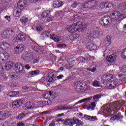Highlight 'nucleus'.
I'll return each instance as SVG.
<instances>
[{
    "mask_svg": "<svg viewBox=\"0 0 126 126\" xmlns=\"http://www.w3.org/2000/svg\"><path fill=\"white\" fill-rule=\"evenodd\" d=\"M111 18L106 16L100 19L99 23L101 25L106 26L110 25L112 23V21H119V19L123 16L121 13L118 11H112L111 12Z\"/></svg>",
    "mask_w": 126,
    "mask_h": 126,
    "instance_id": "obj_1",
    "label": "nucleus"
},
{
    "mask_svg": "<svg viewBox=\"0 0 126 126\" xmlns=\"http://www.w3.org/2000/svg\"><path fill=\"white\" fill-rule=\"evenodd\" d=\"M68 31L70 33H73L74 32H82L84 30L83 28V23L82 22H77L76 23H74L72 25L68 26Z\"/></svg>",
    "mask_w": 126,
    "mask_h": 126,
    "instance_id": "obj_2",
    "label": "nucleus"
},
{
    "mask_svg": "<svg viewBox=\"0 0 126 126\" xmlns=\"http://www.w3.org/2000/svg\"><path fill=\"white\" fill-rule=\"evenodd\" d=\"M22 59L26 63H30V62L33 61L34 55L32 52H26L22 54Z\"/></svg>",
    "mask_w": 126,
    "mask_h": 126,
    "instance_id": "obj_3",
    "label": "nucleus"
},
{
    "mask_svg": "<svg viewBox=\"0 0 126 126\" xmlns=\"http://www.w3.org/2000/svg\"><path fill=\"white\" fill-rule=\"evenodd\" d=\"M74 87L76 91L78 92H80V91H86L87 90V86L80 82L76 83Z\"/></svg>",
    "mask_w": 126,
    "mask_h": 126,
    "instance_id": "obj_4",
    "label": "nucleus"
},
{
    "mask_svg": "<svg viewBox=\"0 0 126 126\" xmlns=\"http://www.w3.org/2000/svg\"><path fill=\"white\" fill-rule=\"evenodd\" d=\"M81 121L76 119V118H73V119H67L64 121V124L66 126H72L74 124L77 125H80Z\"/></svg>",
    "mask_w": 126,
    "mask_h": 126,
    "instance_id": "obj_5",
    "label": "nucleus"
},
{
    "mask_svg": "<svg viewBox=\"0 0 126 126\" xmlns=\"http://www.w3.org/2000/svg\"><path fill=\"white\" fill-rule=\"evenodd\" d=\"M26 34L23 32H19L18 35L14 37V40L16 42H24L26 40Z\"/></svg>",
    "mask_w": 126,
    "mask_h": 126,
    "instance_id": "obj_6",
    "label": "nucleus"
},
{
    "mask_svg": "<svg viewBox=\"0 0 126 126\" xmlns=\"http://www.w3.org/2000/svg\"><path fill=\"white\" fill-rule=\"evenodd\" d=\"M57 96V94L54 92H46L44 93L43 97L48 100H52L55 99Z\"/></svg>",
    "mask_w": 126,
    "mask_h": 126,
    "instance_id": "obj_7",
    "label": "nucleus"
},
{
    "mask_svg": "<svg viewBox=\"0 0 126 126\" xmlns=\"http://www.w3.org/2000/svg\"><path fill=\"white\" fill-rule=\"evenodd\" d=\"M14 32L11 29L3 30L1 33L2 38H9L10 36L13 35Z\"/></svg>",
    "mask_w": 126,
    "mask_h": 126,
    "instance_id": "obj_8",
    "label": "nucleus"
},
{
    "mask_svg": "<svg viewBox=\"0 0 126 126\" xmlns=\"http://www.w3.org/2000/svg\"><path fill=\"white\" fill-rule=\"evenodd\" d=\"M24 50V45L23 44H20L17 45L14 49V54H20L22 53Z\"/></svg>",
    "mask_w": 126,
    "mask_h": 126,
    "instance_id": "obj_9",
    "label": "nucleus"
},
{
    "mask_svg": "<svg viewBox=\"0 0 126 126\" xmlns=\"http://www.w3.org/2000/svg\"><path fill=\"white\" fill-rule=\"evenodd\" d=\"M118 56L116 54H112L107 57L106 60L108 63H115Z\"/></svg>",
    "mask_w": 126,
    "mask_h": 126,
    "instance_id": "obj_10",
    "label": "nucleus"
},
{
    "mask_svg": "<svg viewBox=\"0 0 126 126\" xmlns=\"http://www.w3.org/2000/svg\"><path fill=\"white\" fill-rule=\"evenodd\" d=\"M10 48V44L7 42H0V49L3 51H5L7 49Z\"/></svg>",
    "mask_w": 126,
    "mask_h": 126,
    "instance_id": "obj_11",
    "label": "nucleus"
},
{
    "mask_svg": "<svg viewBox=\"0 0 126 126\" xmlns=\"http://www.w3.org/2000/svg\"><path fill=\"white\" fill-rule=\"evenodd\" d=\"M9 115H10L9 111L0 112V121H1V120H5Z\"/></svg>",
    "mask_w": 126,
    "mask_h": 126,
    "instance_id": "obj_12",
    "label": "nucleus"
},
{
    "mask_svg": "<svg viewBox=\"0 0 126 126\" xmlns=\"http://www.w3.org/2000/svg\"><path fill=\"white\" fill-rule=\"evenodd\" d=\"M53 5L55 8H59L63 5V2L61 0H55L53 1Z\"/></svg>",
    "mask_w": 126,
    "mask_h": 126,
    "instance_id": "obj_13",
    "label": "nucleus"
},
{
    "mask_svg": "<svg viewBox=\"0 0 126 126\" xmlns=\"http://www.w3.org/2000/svg\"><path fill=\"white\" fill-rule=\"evenodd\" d=\"M102 113L105 114V115L109 116L110 114L112 113V108H111V106H105L104 108H102Z\"/></svg>",
    "mask_w": 126,
    "mask_h": 126,
    "instance_id": "obj_14",
    "label": "nucleus"
},
{
    "mask_svg": "<svg viewBox=\"0 0 126 126\" xmlns=\"http://www.w3.org/2000/svg\"><path fill=\"white\" fill-rule=\"evenodd\" d=\"M55 81H56V75L53 72H49L48 73V82H55Z\"/></svg>",
    "mask_w": 126,
    "mask_h": 126,
    "instance_id": "obj_15",
    "label": "nucleus"
},
{
    "mask_svg": "<svg viewBox=\"0 0 126 126\" xmlns=\"http://www.w3.org/2000/svg\"><path fill=\"white\" fill-rule=\"evenodd\" d=\"M97 2H98L97 0H92L85 2L84 5L86 7L87 6H89L90 5H91V6H95Z\"/></svg>",
    "mask_w": 126,
    "mask_h": 126,
    "instance_id": "obj_16",
    "label": "nucleus"
},
{
    "mask_svg": "<svg viewBox=\"0 0 126 126\" xmlns=\"http://www.w3.org/2000/svg\"><path fill=\"white\" fill-rule=\"evenodd\" d=\"M32 49L34 51V52L38 53V54H43V50H42L41 47L38 46L37 44L33 45L32 46Z\"/></svg>",
    "mask_w": 126,
    "mask_h": 126,
    "instance_id": "obj_17",
    "label": "nucleus"
},
{
    "mask_svg": "<svg viewBox=\"0 0 126 126\" xmlns=\"http://www.w3.org/2000/svg\"><path fill=\"white\" fill-rule=\"evenodd\" d=\"M68 109H69V107H65V106L63 105L56 106L54 108V110H55L56 111H62V110L65 111Z\"/></svg>",
    "mask_w": 126,
    "mask_h": 126,
    "instance_id": "obj_18",
    "label": "nucleus"
},
{
    "mask_svg": "<svg viewBox=\"0 0 126 126\" xmlns=\"http://www.w3.org/2000/svg\"><path fill=\"white\" fill-rule=\"evenodd\" d=\"M23 103V101L22 100H16L12 103V106L14 108H18L22 105Z\"/></svg>",
    "mask_w": 126,
    "mask_h": 126,
    "instance_id": "obj_19",
    "label": "nucleus"
},
{
    "mask_svg": "<svg viewBox=\"0 0 126 126\" xmlns=\"http://www.w3.org/2000/svg\"><path fill=\"white\" fill-rule=\"evenodd\" d=\"M100 7H106V8H110L111 7H114V5L112 3H110L109 2H106L105 3H103L100 5Z\"/></svg>",
    "mask_w": 126,
    "mask_h": 126,
    "instance_id": "obj_20",
    "label": "nucleus"
},
{
    "mask_svg": "<svg viewBox=\"0 0 126 126\" xmlns=\"http://www.w3.org/2000/svg\"><path fill=\"white\" fill-rule=\"evenodd\" d=\"M27 2L25 0H20L17 3V7L20 8V7H25Z\"/></svg>",
    "mask_w": 126,
    "mask_h": 126,
    "instance_id": "obj_21",
    "label": "nucleus"
},
{
    "mask_svg": "<svg viewBox=\"0 0 126 126\" xmlns=\"http://www.w3.org/2000/svg\"><path fill=\"white\" fill-rule=\"evenodd\" d=\"M13 66V62L11 61H9V62H7L6 63L5 65V69L6 70H9L12 68V67Z\"/></svg>",
    "mask_w": 126,
    "mask_h": 126,
    "instance_id": "obj_22",
    "label": "nucleus"
},
{
    "mask_svg": "<svg viewBox=\"0 0 126 126\" xmlns=\"http://www.w3.org/2000/svg\"><path fill=\"white\" fill-rule=\"evenodd\" d=\"M111 37L110 36H107V37L104 39L103 44L104 46H106V47H109L110 45H111Z\"/></svg>",
    "mask_w": 126,
    "mask_h": 126,
    "instance_id": "obj_23",
    "label": "nucleus"
},
{
    "mask_svg": "<svg viewBox=\"0 0 126 126\" xmlns=\"http://www.w3.org/2000/svg\"><path fill=\"white\" fill-rule=\"evenodd\" d=\"M7 56L2 53H0V63H5L7 61Z\"/></svg>",
    "mask_w": 126,
    "mask_h": 126,
    "instance_id": "obj_24",
    "label": "nucleus"
},
{
    "mask_svg": "<svg viewBox=\"0 0 126 126\" xmlns=\"http://www.w3.org/2000/svg\"><path fill=\"white\" fill-rule=\"evenodd\" d=\"M117 84H118V82H117V81H112L110 83L107 84V86L110 88V89H113V88H115V87L117 86Z\"/></svg>",
    "mask_w": 126,
    "mask_h": 126,
    "instance_id": "obj_25",
    "label": "nucleus"
},
{
    "mask_svg": "<svg viewBox=\"0 0 126 126\" xmlns=\"http://www.w3.org/2000/svg\"><path fill=\"white\" fill-rule=\"evenodd\" d=\"M49 35H50V32L48 31H45L40 34V38L42 40H45L47 37H49Z\"/></svg>",
    "mask_w": 126,
    "mask_h": 126,
    "instance_id": "obj_26",
    "label": "nucleus"
},
{
    "mask_svg": "<svg viewBox=\"0 0 126 126\" xmlns=\"http://www.w3.org/2000/svg\"><path fill=\"white\" fill-rule=\"evenodd\" d=\"M50 39L54 40L55 42H59L61 40V37L55 34H50Z\"/></svg>",
    "mask_w": 126,
    "mask_h": 126,
    "instance_id": "obj_27",
    "label": "nucleus"
},
{
    "mask_svg": "<svg viewBox=\"0 0 126 126\" xmlns=\"http://www.w3.org/2000/svg\"><path fill=\"white\" fill-rule=\"evenodd\" d=\"M14 15L15 17H20L21 16V9H17L14 11Z\"/></svg>",
    "mask_w": 126,
    "mask_h": 126,
    "instance_id": "obj_28",
    "label": "nucleus"
},
{
    "mask_svg": "<svg viewBox=\"0 0 126 126\" xmlns=\"http://www.w3.org/2000/svg\"><path fill=\"white\" fill-rule=\"evenodd\" d=\"M15 67L16 70H20L21 71H22V70H23V66H22V64L20 63H16Z\"/></svg>",
    "mask_w": 126,
    "mask_h": 126,
    "instance_id": "obj_29",
    "label": "nucleus"
},
{
    "mask_svg": "<svg viewBox=\"0 0 126 126\" xmlns=\"http://www.w3.org/2000/svg\"><path fill=\"white\" fill-rule=\"evenodd\" d=\"M87 48L89 50H91V51H92V50H94V49L96 48V46H95V44H94V43H93L89 42L87 44Z\"/></svg>",
    "mask_w": 126,
    "mask_h": 126,
    "instance_id": "obj_30",
    "label": "nucleus"
},
{
    "mask_svg": "<svg viewBox=\"0 0 126 126\" xmlns=\"http://www.w3.org/2000/svg\"><path fill=\"white\" fill-rule=\"evenodd\" d=\"M84 119L87 120V121H91L94 122L95 121V118L93 116H89L87 115H84Z\"/></svg>",
    "mask_w": 126,
    "mask_h": 126,
    "instance_id": "obj_31",
    "label": "nucleus"
},
{
    "mask_svg": "<svg viewBox=\"0 0 126 126\" xmlns=\"http://www.w3.org/2000/svg\"><path fill=\"white\" fill-rule=\"evenodd\" d=\"M91 99H92V96H90L86 98H84L83 99L79 100L78 102H77L76 103V105L77 104H81V103H84V102H88V101H90Z\"/></svg>",
    "mask_w": 126,
    "mask_h": 126,
    "instance_id": "obj_32",
    "label": "nucleus"
},
{
    "mask_svg": "<svg viewBox=\"0 0 126 126\" xmlns=\"http://www.w3.org/2000/svg\"><path fill=\"white\" fill-rule=\"evenodd\" d=\"M92 85L94 87H100L101 83H100V81L95 80L94 82H93Z\"/></svg>",
    "mask_w": 126,
    "mask_h": 126,
    "instance_id": "obj_33",
    "label": "nucleus"
},
{
    "mask_svg": "<svg viewBox=\"0 0 126 126\" xmlns=\"http://www.w3.org/2000/svg\"><path fill=\"white\" fill-rule=\"evenodd\" d=\"M50 13H51V12H50V11H45L44 12H43L42 13V17L43 18H46L47 17H48V16H49L50 15Z\"/></svg>",
    "mask_w": 126,
    "mask_h": 126,
    "instance_id": "obj_34",
    "label": "nucleus"
},
{
    "mask_svg": "<svg viewBox=\"0 0 126 126\" xmlns=\"http://www.w3.org/2000/svg\"><path fill=\"white\" fill-rule=\"evenodd\" d=\"M104 78H105V80H111V79L113 78V75L111 74H107L104 76Z\"/></svg>",
    "mask_w": 126,
    "mask_h": 126,
    "instance_id": "obj_35",
    "label": "nucleus"
},
{
    "mask_svg": "<svg viewBox=\"0 0 126 126\" xmlns=\"http://www.w3.org/2000/svg\"><path fill=\"white\" fill-rule=\"evenodd\" d=\"M20 21L22 23L25 24L28 21V18L26 16H23L21 18Z\"/></svg>",
    "mask_w": 126,
    "mask_h": 126,
    "instance_id": "obj_36",
    "label": "nucleus"
},
{
    "mask_svg": "<svg viewBox=\"0 0 126 126\" xmlns=\"http://www.w3.org/2000/svg\"><path fill=\"white\" fill-rule=\"evenodd\" d=\"M30 74H31V75H33V76L35 75H38V74H40V71L39 70H35L32 72H30Z\"/></svg>",
    "mask_w": 126,
    "mask_h": 126,
    "instance_id": "obj_37",
    "label": "nucleus"
},
{
    "mask_svg": "<svg viewBox=\"0 0 126 126\" xmlns=\"http://www.w3.org/2000/svg\"><path fill=\"white\" fill-rule=\"evenodd\" d=\"M120 80L121 81H126V75H118Z\"/></svg>",
    "mask_w": 126,
    "mask_h": 126,
    "instance_id": "obj_38",
    "label": "nucleus"
},
{
    "mask_svg": "<svg viewBox=\"0 0 126 126\" xmlns=\"http://www.w3.org/2000/svg\"><path fill=\"white\" fill-rule=\"evenodd\" d=\"M10 78L12 79H18V76L15 75V73H11L9 75Z\"/></svg>",
    "mask_w": 126,
    "mask_h": 126,
    "instance_id": "obj_39",
    "label": "nucleus"
},
{
    "mask_svg": "<svg viewBox=\"0 0 126 126\" xmlns=\"http://www.w3.org/2000/svg\"><path fill=\"white\" fill-rule=\"evenodd\" d=\"M26 115H27V114H24V113H22L18 116V118L19 119V120H22V119L26 117Z\"/></svg>",
    "mask_w": 126,
    "mask_h": 126,
    "instance_id": "obj_40",
    "label": "nucleus"
},
{
    "mask_svg": "<svg viewBox=\"0 0 126 126\" xmlns=\"http://www.w3.org/2000/svg\"><path fill=\"white\" fill-rule=\"evenodd\" d=\"M19 92L17 91H13L11 92V94L9 95V97H15V96L18 95Z\"/></svg>",
    "mask_w": 126,
    "mask_h": 126,
    "instance_id": "obj_41",
    "label": "nucleus"
},
{
    "mask_svg": "<svg viewBox=\"0 0 126 126\" xmlns=\"http://www.w3.org/2000/svg\"><path fill=\"white\" fill-rule=\"evenodd\" d=\"M77 61L79 62V63H80V62L82 63H85V58H83V57L79 58L77 59Z\"/></svg>",
    "mask_w": 126,
    "mask_h": 126,
    "instance_id": "obj_42",
    "label": "nucleus"
},
{
    "mask_svg": "<svg viewBox=\"0 0 126 126\" xmlns=\"http://www.w3.org/2000/svg\"><path fill=\"white\" fill-rule=\"evenodd\" d=\"M120 119V117L118 116L117 115H112L111 116V118H110V120H112V121H115V120H119Z\"/></svg>",
    "mask_w": 126,
    "mask_h": 126,
    "instance_id": "obj_43",
    "label": "nucleus"
},
{
    "mask_svg": "<svg viewBox=\"0 0 126 126\" xmlns=\"http://www.w3.org/2000/svg\"><path fill=\"white\" fill-rule=\"evenodd\" d=\"M122 56L123 59H126V48L122 51Z\"/></svg>",
    "mask_w": 126,
    "mask_h": 126,
    "instance_id": "obj_44",
    "label": "nucleus"
},
{
    "mask_svg": "<svg viewBox=\"0 0 126 126\" xmlns=\"http://www.w3.org/2000/svg\"><path fill=\"white\" fill-rule=\"evenodd\" d=\"M34 106L32 105L31 103L29 102L27 103V109H33Z\"/></svg>",
    "mask_w": 126,
    "mask_h": 126,
    "instance_id": "obj_45",
    "label": "nucleus"
},
{
    "mask_svg": "<svg viewBox=\"0 0 126 126\" xmlns=\"http://www.w3.org/2000/svg\"><path fill=\"white\" fill-rule=\"evenodd\" d=\"M36 30L37 31H42L43 30V27L41 25H37L36 26Z\"/></svg>",
    "mask_w": 126,
    "mask_h": 126,
    "instance_id": "obj_46",
    "label": "nucleus"
},
{
    "mask_svg": "<svg viewBox=\"0 0 126 126\" xmlns=\"http://www.w3.org/2000/svg\"><path fill=\"white\" fill-rule=\"evenodd\" d=\"M100 98H101V95L98 94H96V95H95L94 96V99L95 100V99H100Z\"/></svg>",
    "mask_w": 126,
    "mask_h": 126,
    "instance_id": "obj_47",
    "label": "nucleus"
},
{
    "mask_svg": "<svg viewBox=\"0 0 126 126\" xmlns=\"http://www.w3.org/2000/svg\"><path fill=\"white\" fill-rule=\"evenodd\" d=\"M121 70L122 72H126V65H124L122 66Z\"/></svg>",
    "mask_w": 126,
    "mask_h": 126,
    "instance_id": "obj_48",
    "label": "nucleus"
},
{
    "mask_svg": "<svg viewBox=\"0 0 126 126\" xmlns=\"http://www.w3.org/2000/svg\"><path fill=\"white\" fill-rule=\"evenodd\" d=\"M88 70H89V71H91L92 72H95V71H96V67H93L92 69L89 68Z\"/></svg>",
    "mask_w": 126,
    "mask_h": 126,
    "instance_id": "obj_49",
    "label": "nucleus"
},
{
    "mask_svg": "<svg viewBox=\"0 0 126 126\" xmlns=\"http://www.w3.org/2000/svg\"><path fill=\"white\" fill-rule=\"evenodd\" d=\"M45 20L47 22H50V21H52V18L50 17H47L45 19Z\"/></svg>",
    "mask_w": 126,
    "mask_h": 126,
    "instance_id": "obj_50",
    "label": "nucleus"
},
{
    "mask_svg": "<svg viewBox=\"0 0 126 126\" xmlns=\"http://www.w3.org/2000/svg\"><path fill=\"white\" fill-rule=\"evenodd\" d=\"M3 72V67H2V65L0 64V74L2 73Z\"/></svg>",
    "mask_w": 126,
    "mask_h": 126,
    "instance_id": "obj_51",
    "label": "nucleus"
},
{
    "mask_svg": "<svg viewBox=\"0 0 126 126\" xmlns=\"http://www.w3.org/2000/svg\"><path fill=\"white\" fill-rule=\"evenodd\" d=\"M59 14L60 16H63L64 15V11H60Z\"/></svg>",
    "mask_w": 126,
    "mask_h": 126,
    "instance_id": "obj_52",
    "label": "nucleus"
},
{
    "mask_svg": "<svg viewBox=\"0 0 126 126\" xmlns=\"http://www.w3.org/2000/svg\"><path fill=\"white\" fill-rule=\"evenodd\" d=\"M38 0H29V1L31 3H36V2H37Z\"/></svg>",
    "mask_w": 126,
    "mask_h": 126,
    "instance_id": "obj_53",
    "label": "nucleus"
},
{
    "mask_svg": "<svg viewBox=\"0 0 126 126\" xmlns=\"http://www.w3.org/2000/svg\"><path fill=\"white\" fill-rule=\"evenodd\" d=\"M70 64L69 63L68 64H66L65 65V67H66V68H67L68 69H69L70 68H71V67H70Z\"/></svg>",
    "mask_w": 126,
    "mask_h": 126,
    "instance_id": "obj_54",
    "label": "nucleus"
},
{
    "mask_svg": "<svg viewBox=\"0 0 126 126\" xmlns=\"http://www.w3.org/2000/svg\"><path fill=\"white\" fill-rule=\"evenodd\" d=\"M5 19H6L7 20L8 22H10V17L8 16H5Z\"/></svg>",
    "mask_w": 126,
    "mask_h": 126,
    "instance_id": "obj_55",
    "label": "nucleus"
},
{
    "mask_svg": "<svg viewBox=\"0 0 126 126\" xmlns=\"http://www.w3.org/2000/svg\"><path fill=\"white\" fill-rule=\"evenodd\" d=\"M17 126H24V123L19 122L17 124Z\"/></svg>",
    "mask_w": 126,
    "mask_h": 126,
    "instance_id": "obj_56",
    "label": "nucleus"
},
{
    "mask_svg": "<svg viewBox=\"0 0 126 126\" xmlns=\"http://www.w3.org/2000/svg\"><path fill=\"white\" fill-rule=\"evenodd\" d=\"M87 109L89 110V111H93V110H94V108L91 106H89L87 108Z\"/></svg>",
    "mask_w": 126,
    "mask_h": 126,
    "instance_id": "obj_57",
    "label": "nucleus"
},
{
    "mask_svg": "<svg viewBox=\"0 0 126 126\" xmlns=\"http://www.w3.org/2000/svg\"><path fill=\"white\" fill-rule=\"evenodd\" d=\"M77 5V3L76 2H74L72 4V6L73 7V8H75Z\"/></svg>",
    "mask_w": 126,
    "mask_h": 126,
    "instance_id": "obj_58",
    "label": "nucleus"
},
{
    "mask_svg": "<svg viewBox=\"0 0 126 126\" xmlns=\"http://www.w3.org/2000/svg\"><path fill=\"white\" fill-rule=\"evenodd\" d=\"M25 68H26V69H30V68H31V66H30V65H29V64H27L25 66Z\"/></svg>",
    "mask_w": 126,
    "mask_h": 126,
    "instance_id": "obj_59",
    "label": "nucleus"
},
{
    "mask_svg": "<svg viewBox=\"0 0 126 126\" xmlns=\"http://www.w3.org/2000/svg\"><path fill=\"white\" fill-rule=\"evenodd\" d=\"M91 105L92 107H93L94 108H95V107H96V103L94 102H92L91 103Z\"/></svg>",
    "mask_w": 126,
    "mask_h": 126,
    "instance_id": "obj_60",
    "label": "nucleus"
},
{
    "mask_svg": "<svg viewBox=\"0 0 126 126\" xmlns=\"http://www.w3.org/2000/svg\"><path fill=\"white\" fill-rule=\"evenodd\" d=\"M32 63H39V59H34Z\"/></svg>",
    "mask_w": 126,
    "mask_h": 126,
    "instance_id": "obj_61",
    "label": "nucleus"
},
{
    "mask_svg": "<svg viewBox=\"0 0 126 126\" xmlns=\"http://www.w3.org/2000/svg\"><path fill=\"white\" fill-rule=\"evenodd\" d=\"M22 88L24 90H28V89H29V87H28V86H25L23 87Z\"/></svg>",
    "mask_w": 126,
    "mask_h": 126,
    "instance_id": "obj_62",
    "label": "nucleus"
},
{
    "mask_svg": "<svg viewBox=\"0 0 126 126\" xmlns=\"http://www.w3.org/2000/svg\"><path fill=\"white\" fill-rule=\"evenodd\" d=\"M63 77V75H60L57 77V79H62Z\"/></svg>",
    "mask_w": 126,
    "mask_h": 126,
    "instance_id": "obj_63",
    "label": "nucleus"
},
{
    "mask_svg": "<svg viewBox=\"0 0 126 126\" xmlns=\"http://www.w3.org/2000/svg\"><path fill=\"white\" fill-rule=\"evenodd\" d=\"M56 124L55 123H51L49 124V126H55Z\"/></svg>",
    "mask_w": 126,
    "mask_h": 126,
    "instance_id": "obj_64",
    "label": "nucleus"
}]
</instances>
